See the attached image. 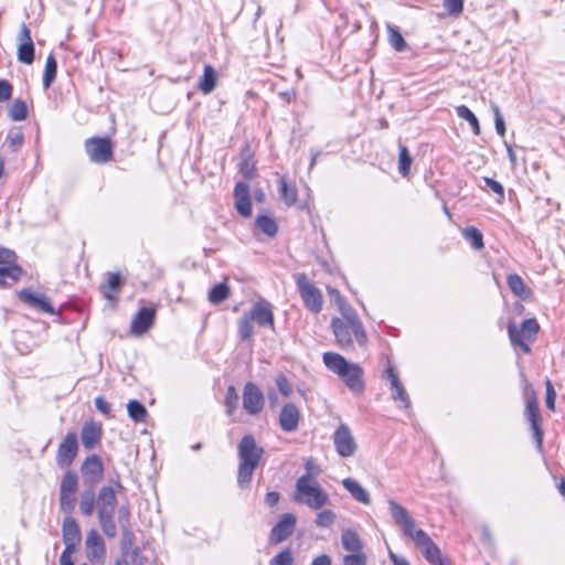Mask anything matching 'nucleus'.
I'll return each mask as SVG.
<instances>
[{
    "label": "nucleus",
    "instance_id": "4d7b16f0",
    "mask_svg": "<svg viewBox=\"0 0 565 565\" xmlns=\"http://www.w3.org/2000/svg\"><path fill=\"white\" fill-rule=\"evenodd\" d=\"M546 386V407L550 411H555V399H556V392L553 387V384L550 380H546L545 382Z\"/></svg>",
    "mask_w": 565,
    "mask_h": 565
},
{
    "label": "nucleus",
    "instance_id": "6e6d98bb",
    "mask_svg": "<svg viewBox=\"0 0 565 565\" xmlns=\"http://www.w3.org/2000/svg\"><path fill=\"white\" fill-rule=\"evenodd\" d=\"M60 505L64 512L71 513L75 507L74 494L60 493Z\"/></svg>",
    "mask_w": 565,
    "mask_h": 565
},
{
    "label": "nucleus",
    "instance_id": "a878e982",
    "mask_svg": "<svg viewBox=\"0 0 565 565\" xmlns=\"http://www.w3.org/2000/svg\"><path fill=\"white\" fill-rule=\"evenodd\" d=\"M102 428L95 423H85L82 428V444L86 449H92L99 441Z\"/></svg>",
    "mask_w": 565,
    "mask_h": 565
},
{
    "label": "nucleus",
    "instance_id": "0eeeda50",
    "mask_svg": "<svg viewBox=\"0 0 565 565\" xmlns=\"http://www.w3.org/2000/svg\"><path fill=\"white\" fill-rule=\"evenodd\" d=\"M540 326L535 319H526L519 329L512 321L508 324V333L512 345H519L524 353H530L531 348L526 341H534Z\"/></svg>",
    "mask_w": 565,
    "mask_h": 565
},
{
    "label": "nucleus",
    "instance_id": "603ef678",
    "mask_svg": "<svg viewBox=\"0 0 565 565\" xmlns=\"http://www.w3.org/2000/svg\"><path fill=\"white\" fill-rule=\"evenodd\" d=\"M483 182L488 188H490L497 195H498V202H502L504 200V188L503 185L495 181L494 179L483 177Z\"/></svg>",
    "mask_w": 565,
    "mask_h": 565
},
{
    "label": "nucleus",
    "instance_id": "09e8293b",
    "mask_svg": "<svg viewBox=\"0 0 565 565\" xmlns=\"http://www.w3.org/2000/svg\"><path fill=\"white\" fill-rule=\"evenodd\" d=\"M292 563L294 557L291 551L286 548L273 557L269 562V565H292Z\"/></svg>",
    "mask_w": 565,
    "mask_h": 565
},
{
    "label": "nucleus",
    "instance_id": "a211bd4d",
    "mask_svg": "<svg viewBox=\"0 0 565 565\" xmlns=\"http://www.w3.org/2000/svg\"><path fill=\"white\" fill-rule=\"evenodd\" d=\"M299 408L292 403L285 404L279 413V426L281 430L286 433L297 430L299 426Z\"/></svg>",
    "mask_w": 565,
    "mask_h": 565
},
{
    "label": "nucleus",
    "instance_id": "3c124183",
    "mask_svg": "<svg viewBox=\"0 0 565 565\" xmlns=\"http://www.w3.org/2000/svg\"><path fill=\"white\" fill-rule=\"evenodd\" d=\"M339 310L342 315L341 319L344 320L345 322L353 324H355V322H361L355 310L350 305L344 303L339 308Z\"/></svg>",
    "mask_w": 565,
    "mask_h": 565
},
{
    "label": "nucleus",
    "instance_id": "1a4fd4ad",
    "mask_svg": "<svg viewBox=\"0 0 565 565\" xmlns=\"http://www.w3.org/2000/svg\"><path fill=\"white\" fill-rule=\"evenodd\" d=\"M297 287L305 306L312 312L319 313L322 310V294L305 274L297 276Z\"/></svg>",
    "mask_w": 565,
    "mask_h": 565
},
{
    "label": "nucleus",
    "instance_id": "39448f33",
    "mask_svg": "<svg viewBox=\"0 0 565 565\" xmlns=\"http://www.w3.org/2000/svg\"><path fill=\"white\" fill-rule=\"evenodd\" d=\"M295 501L312 510H320L329 502V494L320 488L310 473H307L296 482Z\"/></svg>",
    "mask_w": 565,
    "mask_h": 565
},
{
    "label": "nucleus",
    "instance_id": "423d86ee",
    "mask_svg": "<svg viewBox=\"0 0 565 565\" xmlns=\"http://www.w3.org/2000/svg\"><path fill=\"white\" fill-rule=\"evenodd\" d=\"M331 328L335 337L337 343L342 349H348L352 347L353 337L361 347H364L367 341V335L362 322H355V324H353L348 323L340 318H333L331 320Z\"/></svg>",
    "mask_w": 565,
    "mask_h": 565
},
{
    "label": "nucleus",
    "instance_id": "dca6fc26",
    "mask_svg": "<svg viewBox=\"0 0 565 565\" xmlns=\"http://www.w3.org/2000/svg\"><path fill=\"white\" fill-rule=\"evenodd\" d=\"M18 60L30 65L34 61V43L31 38V31L25 23H22L18 34Z\"/></svg>",
    "mask_w": 565,
    "mask_h": 565
},
{
    "label": "nucleus",
    "instance_id": "37998d69",
    "mask_svg": "<svg viewBox=\"0 0 565 565\" xmlns=\"http://www.w3.org/2000/svg\"><path fill=\"white\" fill-rule=\"evenodd\" d=\"M230 296V289L226 284H218L214 286L209 292V300L212 303H220L227 299Z\"/></svg>",
    "mask_w": 565,
    "mask_h": 565
},
{
    "label": "nucleus",
    "instance_id": "e433bc0d",
    "mask_svg": "<svg viewBox=\"0 0 565 565\" xmlns=\"http://www.w3.org/2000/svg\"><path fill=\"white\" fill-rule=\"evenodd\" d=\"M256 226L268 236H275L278 231L275 220L267 215L257 216Z\"/></svg>",
    "mask_w": 565,
    "mask_h": 565
},
{
    "label": "nucleus",
    "instance_id": "20e7f679",
    "mask_svg": "<svg viewBox=\"0 0 565 565\" xmlns=\"http://www.w3.org/2000/svg\"><path fill=\"white\" fill-rule=\"evenodd\" d=\"M117 489H121L119 482L115 487L104 486L99 489L96 499L98 522L103 533L108 539H114L117 535V526L114 520L117 505Z\"/></svg>",
    "mask_w": 565,
    "mask_h": 565
},
{
    "label": "nucleus",
    "instance_id": "c9c22d12",
    "mask_svg": "<svg viewBox=\"0 0 565 565\" xmlns=\"http://www.w3.org/2000/svg\"><path fill=\"white\" fill-rule=\"evenodd\" d=\"M57 62L53 54H50L46 58L45 71L43 76V86L49 88L56 77Z\"/></svg>",
    "mask_w": 565,
    "mask_h": 565
},
{
    "label": "nucleus",
    "instance_id": "69168bd1",
    "mask_svg": "<svg viewBox=\"0 0 565 565\" xmlns=\"http://www.w3.org/2000/svg\"><path fill=\"white\" fill-rule=\"evenodd\" d=\"M328 294L330 296L331 302H334L338 306V308L347 303L338 289L328 287Z\"/></svg>",
    "mask_w": 565,
    "mask_h": 565
},
{
    "label": "nucleus",
    "instance_id": "f3484780",
    "mask_svg": "<svg viewBox=\"0 0 565 565\" xmlns=\"http://www.w3.org/2000/svg\"><path fill=\"white\" fill-rule=\"evenodd\" d=\"M297 519L291 513H285L280 516L278 523L271 529L269 541L273 544H279L286 541L294 532Z\"/></svg>",
    "mask_w": 565,
    "mask_h": 565
},
{
    "label": "nucleus",
    "instance_id": "393cba45",
    "mask_svg": "<svg viewBox=\"0 0 565 565\" xmlns=\"http://www.w3.org/2000/svg\"><path fill=\"white\" fill-rule=\"evenodd\" d=\"M342 486L358 502L366 505L370 504L371 498L369 492L356 480L345 478L342 480Z\"/></svg>",
    "mask_w": 565,
    "mask_h": 565
},
{
    "label": "nucleus",
    "instance_id": "8fccbe9b",
    "mask_svg": "<svg viewBox=\"0 0 565 565\" xmlns=\"http://www.w3.org/2000/svg\"><path fill=\"white\" fill-rule=\"evenodd\" d=\"M6 141L12 151H18L24 141V136L20 131H11L8 134Z\"/></svg>",
    "mask_w": 565,
    "mask_h": 565
},
{
    "label": "nucleus",
    "instance_id": "680f3d73",
    "mask_svg": "<svg viewBox=\"0 0 565 565\" xmlns=\"http://www.w3.org/2000/svg\"><path fill=\"white\" fill-rule=\"evenodd\" d=\"M15 253L9 248H0V265H15Z\"/></svg>",
    "mask_w": 565,
    "mask_h": 565
},
{
    "label": "nucleus",
    "instance_id": "b1692460",
    "mask_svg": "<svg viewBox=\"0 0 565 565\" xmlns=\"http://www.w3.org/2000/svg\"><path fill=\"white\" fill-rule=\"evenodd\" d=\"M386 373H387V379H388L390 384H391L393 399L394 401H399L404 408H408L409 405H411V401H409L408 394L406 393L404 386L399 382V380H398L396 373L394 372L393 367L390 366L386 370Z\"/></svg>",
    "mask_w": 565,
    "mask_h": 565
},
{
    "label": "nucleus",
    "instance_id": "f03ea898",
    "mask_svg": "<svg viewBox=\"0 0 565 565\" xmlns=\"http://www.w3.org/2000/svg\"><path fill=\"white\" fill-rule=\"evenodd\" d=\"M265 450L253 435H245L237 445V484L241 489L249 487L255 469L260 465Z\"/></svg>",
    "mask_w": 565,
    "mask_h": 565
},
{
    "label": "nucleus",
    "instance_id": "052dcab7",
    "mask_svg": "<svg viewBox=\"0 0 565 565\" xmlns=\"http://www.w3.org/2000/svg\"><path fill=\"white\" fill-rule=\"evenodd\" d=\"M492 109L494 113L495 130H497L498 135L503 137L505 134V125H504V120L501 115L500 108L497 105H493Z\"/></svg>",
    "mask_w": 565,
    "mask_h": 565
},
{
    "label": "nucleus",
    "instance_id": "a18cd8bd",
    "mask_svg": "<svg viewBox=\"0 0 565 565\" xmlns=\"http://www.w3.org/2000/svg\"><path fill=\"white\" fill-rule=\"evenodd\" d=\"M337 515L332 510H322L317 514L316 525L318 527H330L335 522Z\"/></svg>",
    "mask_w": 565,
    "mask_h": 565
},
{
    "label": "nucleus",
    "instance_id": "9d476101",
    "mask_svg": "<svg viewBox=\"0 0 565 565\" xmlns=\"http://www.w3.org/2000/svg\"><path fill=\"white\" fill-rule=\"evenodd\" d=\"M85 150L90 161L103 164L113 158V145L109 138L93 137L85 141Z\"/></svg>",
    "mask_w": 565,
    "mask_h": 565
},
{
    "label": "nucleus",
    "instance_id": "f8f14e48",
    "mask_svg": "<svg viewBox=\"0 0 565 565\" xmlns=\"http://www.w3.org/2000/svg\"><path fill=\"white\" fill-rule=\"evenodd\" d=\"M265 406V397L260 388L253 382H247L243 390V407L247 414L258 415Z\"/></svg>",
    "mask_w": 565,
    "mask_h": 565
},
{
    "label": "nucleus",
    "instance_id": "e2e57ef3",
    "mask_svg": "<svg viewBox=\"0 0 565 565\" xmlns=\"http://www.w3.org/2000/svg\"><path fill=\"white\" fill-rule=\"evenodd\" d=\"M276 385L284 396H289L292 393V388L285 375L277 376Z\"/></svg>",
    "mask_w": 565,
    "mask_h": 565
},
{
    "label": "nucleus",
    "instance_id": "c85d7f7f",
    "mask_svg": "<svg viewBox=\"0 0 565 565\" xmlns=\"http://www.w3.org/2000/svg\"><path fill=\"white\" fill-rule=\"evenodd\" d=\"M124 284L119 273H107L106 284L102 286V291L107 299H113V294H118Z\"/></svg>",
    "mask_w": 565,
    "mask_h": 565
},
{
    "label": "nucleus",
    "instance_id": "412c9836",
    "mask_svg": "<svg viewBox=\"0 0 565 565\" xmlns=\"http://www.w3.org/2000/svg\"><path fill=\"white\" fill-rule=\"evenodd\" d=\"M19 297L22 301L36 310L50 315H54L55 312L50 299L43 294H35L29 289H23L19 292Z\"/></svg>",
    "mask_w": 565,
    "mask_h": 565
},
{
    "label": "nucleus",
    "instance_id": "2f4dec72",
    "mask_svg": "<svg viewBox=\"0 0 565 565\" xmlns=\"http://www.w3.org/2000/svg\"><path fill=\"white\" fill-rule=\"evenodd\" d=\"M279 194L280 199L287 204L292 205L297 201V189L295 186H290L286 180V178H280L279 180Z\"/></svg>",
    "mask_w": 565,
    "mask_h": 565
},
{
    "label": "nucleus",
    "instance_id": "864d4df0",
    "mask_svg": "<svg viewBox=\"0 0 565 565\" xmlns=\"http://www.w3.org/2000/svg\"><path fill=\"white\" fill-rule=\"evenodd\" d=\"M239 171L247 179H250L254 177L255 162L253 161V159L250 157H245L242 159V161L239 163Z\"/></svg>",
    "mask_w": 565,
    "mask_h": 565
},
{
    "label": "nucleus",
    "instance_id": "774afa93",
    "mask_svg": "<svg viewBox=\"0 0 565 565\" xmlns=\"http://www.w3.org/2000/svg\"><path fill=\"white\" fill-rule=\"evenodd\" d=\"M75 550H67L65 548L63 553L60 556V565H74L72 559V553H74Z\"/></svg>",
    "mask_w": 565,
    "mask_h": 565
},
{
    "label": "nucleus",
    "instance_id": "6ab92c4d",
    "mask_svg": "<svg viewBox=\"0 0 565 565\" xmlns=\"http://www.w3.org/2000/svg\"><path fill=\"white\" fill-rule=\"evenodd\" d=\"M247 315L259 327L268 326L274 329V315L271 306L267 301L255 302Z\"/></svg>",
    "mask_w": 565,
    "mask_h": 565
},
{
    "label": "nucleus",
    "instance_id": "ddd939ff",
    "mask_svg": "<svg viewBox=\"0 0 565 565\" xmlns=\"http://www.w3.org/2000/svg\"><path fill=\"white\" fill-rule=\"evenodd\" d=\"M333 444L341 457H351L356 451V443L347 424H341L333 434Z\"/></svg>",
    "mask_w": 565,
    "mask_h": 565
},
{
    "label": "nucleus",
    "instance_id": "7c9ffc66",
    "mask_svg": "<svg viewBox=\"0 0 565 565\" xmlns=\"http://www.w3.org/2000/svg\"><path fill=\"white\" fill-rule=\"evenodd\" d=\"M129 417L136 423H143L148 415L146 407L138 401L131 399L127 404Z\"/></svg>",
    "mask_w": 565,
    "mask_h": 565
},
{
    "label": "nucleus",
    "instance_id": "bb28decb",
    "mask_svg": "<svg viewBox=\"0 0 565 565\" xmlns=\"http://www.w3.org/2000/svg\"><path fill=\"white\" fill-rule=\"evenodd\" d=\"M341 544L344 550L352 554L362 553L363 543L358 533L353 530H345L342 532Z\"/></svg>",
    "mask_w": 565,
    "mask_h": 565
},
{
    "label": "nucleus",
    "instance_id": "49530a36",
    "mask_svg": "<svg viewBox=\"0 0 565 565\" xmlns=\"http://www.w3.org/2000/svg\"><path fill=\"white\" fill-rule=\"evenodd\" d=\"M120 530H121L120 547L122 551V557H126L129 550L134 545L135 535L132 533L131 527H120Z\"/></svg>",
    "mask_w": 565,
    "mask_h": 565
},
{
    "label": "nucleus",
    "instance_id": "72a5a7b5",
    "mask_svg": "<svg viewBox=\"0 0 565 565\" xmlns=\"http://www.w3.org/2000/svg\"><path fill=\"white\" fill-rule=\"evenodd\" d=\"M9 117L14 121L23 120L28 117V106L25 102L15 99L8 109Z\"/></svg>",
    "mask_w": 565,
    "mask_h": 565
},
{
    "label": "nucleus",
    "instance_id": "4468645a",
    "mask_svg": "<svg viewBox=\"0 0 565 565\" xmlns=\"http://www.w3.org/2000/svg\"><path fill=\"white\" fill-rule=\"evenodd\" d=\"M86 556L95 564L104 565L106 558V545L99 533L92 529L85 540Z\"/></svg>",
    "mask_w": 565,
    "mask_h": 565
},
{
    "label": "nucleus",
    "instance_id": "7ed1b4c3",
    "mask_svg": "<svg viewBox=\"0 0 565 565\" xmlns=\"http://www.w3.org/2000/svg\"><path fill=\"white\" fill-rule=\"evenodd\" d=\"M322 359L327 369L337 374L352 392L361 393L363 391V370L359 364L351 363L334 352L323 353Z\"/></svg>",
    "mask_w": 565,
    "mask_h": 565
},
{
    "label": "nucleus",
    "instance_id": "6e6552de",
    "mask_svg": "<svg viewBox=\"0 0 565 565\" xmlns=\"http://www.w3.org/2000/svg\"><path fill=\"white\" fill-rule=\"evenodd\" d=\"M523 394L525 398L524 416L531 425L537 447L541 448L543 443V430L540 426L541 414L535 392L529 384H525Z\"/></svg>",
    "mask_w": 565,
    "mask_h": 565
},
{
    "label": "nucleus",
    "instance_id": "c03bdc74",
    "mask_svg": "<svg viewBox=\"0 0 565 565\" xmlns=\"http://www.w3.org/2000/svg\"><path fill=\"white\" fill-rule=\"evenodd\" d=\"M252 322L253 320L248 317L247 313L241 317L238 320V334L241 339L249 340L253 337L254 328Z\"/></svg>",
    "mask_w": 565,
    "mask_h": 565
},
{
    "label": "nucleus",
    "instance_id": "bf43d9fd",
    "mask_svg": "<svg viewBox=\"0 0 565 565\" xmlns=\"http://www.w3.org/2000/svg\"><path fill=\"white\" fill-rule=\"evenodd\" d=\"M118 523L120 527H131L130 510L127 505H121L118 509Z\"/></svg>",
    "mask_w": 565,
    "mask_h": 565
},
{
    "label": "nucleus",
    "instance_id": "79ce46f5",
    "mask_svg": "<svg viewBox=\"0 0 565 565\" xmlns=\"http://www.w3.org/2000/svg\"><path fill=\"white\" fill-rule=\"evenodd\" d=\"M95 503V497L92 491L83 492L79 501L81 512L86 516H90L94 512Z\"/></svg>",
    "mask_w": 565,
    "mask_h": 565
},
{
    "label": "nucleus",
    "instance_id": "c756f323",
    "mask_svg": "<svg viewBox=\"0 0 565 565\" xmlns=\"http://www.w3.org/2000/svg\"><path fill=\"white\" fill-rule=\"evenodd\" d=\"M507 282L511 291L521 298H526L530 296V289L525 286L521 276L516 274H510L507 277Z\"/></svg>",
    "mask_w": 565,
    "mask_h": 565
},
{
    "label": "nucleus",
    "instance_id": "a19ab883",
    "mask_svg": "<svg viewBox=\"0 0 565 565\" xmlns=\"http://www.w3.org/2000/svg\"><path fill=\"white\" fill-rule=\"evenodd\" d=\"M412 162L413 159L408 152L407 147L399 145L398 171L403 177L408 175Z\"/></svg>",
    "mask_w": 565,
    "mask_h": 565
},
{
    "label": "nucleus",
    "instance_id": "5fc2aeb1",
    "mask_svg": "<svg viewBox=\"0 0 565 565\" xmlns=\"http://www.w3.org/2000/svg\"><path fill=\"white\" fill-rule=\"evenodd\" d=\"M444 7L450 15H459L463 9V0H444Z\"/></svg>",
    "mask_w": 565,
    "mask_h": 565
},
{
    "label": "nucleus",
    "instance_id": "0e129e2a",
    "mask_svg": "<svg viewBox=\"0 0 565 565\" xmlns=\"http://www.w3.org/2000/svg\"><path fill=\"white\" fill-rule=\"evenodd\" d=\"M12 95V85L6 81H0V103L8 100Z\"/></svg>",
    "mask_w": 565,
    "mask_h": 565
},
{
    "label": "nucleus",
    "instance_id": "f257e3e1",
    "mask_svg": "<svg viewBox=\"0 0 565 565\" xmlns=\"http://www.w3.org/2000/svg\"><path fill=\"white\" fill-rule=\"evenodd\" d=\"M388 509L395 524L403 531L405 536L414 541L428 563L431 565H448L449 562L443 557L440 548L425 531L416 529L414 519L403 505L394 500H390Z\"/></svg>",
    "mask_w": 565,
    "mask_h": 565
},
{
    "label": "nucleus",
    "instance_id": "4be33fe9",
    "mask_svg": "<svg viewBox=\"0 0 565 565\" xmlns=\"http://www.w3.org/2000/svg\"><path fill=\"white\" fill-rule=\"evenodd\" d=\"M235 209L244 216L252 215V204L249 199V186L245 182H238L234 189Z\"/></svg>",
    "mask_w": 565,
    "mask_h": 565
},
{
    "label": "nucleus",
    "instance_id": "4c0bfd02",
    "mask_svg": "<svg viewBox=\"0 0 565 565\" xmlns=\"http://www.w3.org/2000/svg\"><path fill=\"white\" fill-rule=\"evenodd\" d=\"M462 235L465 239L469 242L475 249H481L484 246L483 236L478 228L473 226L467 227L462 232Z\"/></svg>",
    "mask_w": 565,
    "mask_h": 565
},
{
    "label": "nucleus",
    "instance_id": "58836bf2",
    "mask_svg": "<svg viewBox=\"0 0 565 565\" xmlns=\"http://www.w3.org/2000/svg\"><path fill=\"white\" fill-rule=\"evenodd\" d=\"M387 32H388L390 44L397 52H403L407 47V44H406L404 38L402 36L401 32L398 31V29L388 24Z\"/></svg>",
    "mask_w": 565,
    "mask_h": 565
},
{
    "label": "nucleus",
    "instance_id": "de8ad7c7",
    "mask_svg": "<svg viewBox=\"0 0 565 565\" xmlns=\"http://www.w3.org/2000/svg\"><path fill=\"white\" fill-rule=\"evenodd\" d=\"M238 404V395L234 386H228L225 395L226 414L233 415Z\"/></svg>",
    "mask_w": 565,
    "mask_h": 565
},
{
    "label": "nucleus",
    "instance_id": "13d9d810",
    "mask_svg": "<svg viewBox=\"0 0 565 565\" xmlns=\"http://www.w3.org/2000/svg\"><path fill=\"white\" fill-rule=\"evenodd\" d=\"M343 565H366V555L364 553L345 555Z\"/></svg>",
    "mask_w": 565,
    "mask_h": 565
},
{
    "label": "nucleus",
    "instance_id": "338daca9",
    "mask_svg": "<svg viewBox=\"0 0 565 565\" xmlns=\"http://www.w3.org/2000/svg\"><path fill=\"white\" fill-rule=\"evenodd\" d=\"M95 406L100 413H103L105 415L110 414L111 405L104 397H102V396L96 397Z\"/></svg>",
    "mask_w": 565,
    "mask_h": 565
},
{
    "label": "nucleus",
    "instance_id": "9b49d317",
    "mask_svg": "<svg viewBox=\"0 0 565 565\" xmlns=\"http://www.w3.org/2000/svg\"><path fill=\"white\" fill-rule=\"evenodd\" d=\"M78 451V441H77V435L74 431L68 433L65 438L62 440V443L58 446L57 452H56V465L61 469L68 468Z\"/></svg>",
    "mask_w": 565,
    "mask_h": 565
},
{
    "label": "nucleus",
    "instance_id": "aec40b11",
    "mask_svg": "<svg viewBox=\"0 0 565 565\" xmlns=\"http://www.w3.org/2000/svg\"><path fill=\"white\" fill-rule=\"evenodd\" d=\"M62 535L65 548L76 550V546L82 540L81 530L76 520L72 516H66L62 525Z\"/></svg>",
    "mask_w": 565,
    "mask_h": 565
},
{
    "label": "nucleus",
    "instance_id": "cd10ccee",
    "mask_svg": "<svg viewBox=\"0 0 565 565\" xmlns=\"http://www.w3.org/2000/svg\"><path fill=\"white\" fill-rule=\"evenodd\" d=\"M217 83V74L212 65H205L202 77L199 81L198 87L204 94H210L214 90Z\"/></svg>",
    "mask_w": 565,
    "mask_h": 565
},
{
    "label": "nucleus",
    "instance_id": "f704fd0d",
    "mask_svg": "<svg viewBox=\"0 0 565 565\" xmlns=\"http://www.w3.org/2000/svg\"><path fill=\"white\" fill-rule=\"evenodd\" d=\"M78 488V478L75 472L67 471L61 481L60 493L75 494Z\"/></svg>",
    "mask_w": 565,
    "mask_h": 565
},
{
    "label": "nucleus",
    "instance_id": "2eb2a0df",
    "mask_svg": "<svg viewBox=\"0 0 565 565\" xmlns=\"http://www.w3.org/2000/svg\"><path fill=\"white\" fill-rule=\"evenodd\" d=\"M81 473L84 483L94 487L102 481L104 475V466L102 459L97 455L88 456L81 466Z\"/></svg>",
    "mask_w": 565,
    "mask_h": 565
},
{
    "label": "nucleus",
    "instance_id": "ea45409f",
    "mask_svg": "<svg viewBox=\"0 0 565 565\" xmlns=\"http://www.w3.org/2000/svg\"><path fill=\"white\" fill-rule=\"evenodd\" d=\"M22 275V269L18 265H10L0 267V285L3 286L7 284V279H11L12 281L19 280Z\"/></svg>",
    "mask_w": 565,
    "mask_h": 565
},
{
    "label": "nucleus",
    "instance_id": "473e14b6",
    "mask_svg": "<svg viewBox=\"0 0 565 565\" xmlns=\"http://www.w3.org/2000/svg\"><path fill=\"white\" fill-rule=\"evenodd\" d=\"M456 114L459 118L465 119L471 126L472 132L478 136L480 134V125L476 115L465 105L456 107Z\"/></svg>",
    "mask_w": 565,
    "mask_h": 565
},
{
    "label": "nucleus",
    "instance_id": "5701e85b",
    "mask_svg": "<svg viewBox=\"0 0 565 565\" xmlns=\"http://www.w3.org/2000/svg\"><path fill=\"white\" fill-rule=\"evenodd\" d=\"M154 316L153 308H141L131 321V332L137 335L147 332L154 321Z\"/></svg>",
    "mask_w": 565,
    "mask_h": 565
}]
</instances>
